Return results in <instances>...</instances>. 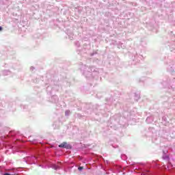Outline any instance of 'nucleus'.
Here are the masks:
<instances>
[{"instance_id":"f257e3e1","label":"nucleus","mask_w":175,"mask_h":175,"mask_svg":"<svg viewBox=\"0 0 175 175\" xmlns=\"http://www.w3.org/2000/svg\"><path fill=\"white\" fill-rule=\"evenodd\" d=\"M60 148H70V145L68 144L66 142H63L59 145Z\"/></svg>"},{"instance_id":"f03ea898","label":"nucleus","mask_w":175,"mask_h":175,"mask_svg":"<svg viewBox=\"0 0 175 175\" xmlns=\"http://www.w3.org/2000/svg\"><path fill=\"white\" fill-rule=\"evenodd\" d=\"M83 169H84V167H78L79 170H83Z\"/></svg>"},{"instance_id":"7ed1b4c3","label":"nucleus","mask_w":175,"mask_h":175,"mask_svg":"<svg viewBox=\"0 0 175 175\" xmlns=\"http://www.w3.org/2000/svg\"><path fill=\"white\" fill-rule=\"evenodd\" d=\"M58 167H59L57 166V165H55V166H54V169H55V170H57V169H58Z\"/></svg>"},{"instance_id":"20e7f679","label":"nucleus","mask_w":175,"mask_h":175,"mask_svg":"<svg viewBox=\"0 0 175 175\" xmlns=\"http://www.w3.org/2000/svg\"><path fill=\"white\" fill-rule=\"evenodd\" d=\"M3 175H11L10 174L5 173Z\"/></svg>"},{"instance_id":"39448f33","label":"nucleus","mask_w":175,"mask_h":175,"mask_svg":"<svg viewBox=\"0 0 175 175\" xmlns=\"http://www.w3.org/2000/svg\"><path fill=\"white\" fill-rule=\"evenodd\" d=\"M0 31H2V27H0Z\"/></svg>"}]
</instances>
